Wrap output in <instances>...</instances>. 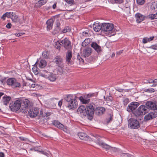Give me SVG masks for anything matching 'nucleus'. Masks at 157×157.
<instances>
[{"mask_svg":"<svg viewBox=\"0 0 157 157\" xmlns=\"http://www.w3.org/2000/svg\"><path fill=\"white\" fill-rule=\"evenodd\" d=\"M93 27L95 32H99L101 30L102 31V24L101 25H99V22L96 23L95 22L93 25Z\"/></svg>","mask_w":157,"mask_h":157,"instance_id":"obj_20","label":"nucleus"},{"mask_svg":"<svg viewBox=\"0 0 157 157\" xmlns=\"http://www.w3.org/2000/svg\"><path fill=\"white\" fill-rule=\"evenodd\" d=\"M86 107L83 105H81L79 107L77 110V112L78 114H81L82 113L85 114V113Z\"/></svg>","mask_w":157,"mask_h":157,"instance_id":"obj_25","label":"nucleus"},{"mask_svg":"<svg viewBox=\"0 0 157 157\" xmlns=\"http://www.w3.org/2000/svg\"><path fill=\"white\" fill-rule=\"evenodd\" d=\"M53 124L58 128L65 131L66 130V128L64 127V126L62 124L57 121L55 120L53 122Z\"/></svg>","mask_w":157,"mask_h":157,"instance_id":"obj_18","label":"nucleus"},{"mask_svg":"<svg viewBox=\"0 0 157 157\" xmlns=\"http://www.w3.org/2000/svg\"><path fill=\"white\" fill-rule=\"evenodd\" d=\"M129 102V99L128 98L125 99L123 100V104L125 106H126Z\"/></svg>","mask_w":157,"mask_h":157,"instance_id":"obj_45","label":"nucleus"},{"mask_svg":"<svg viewBox=\"0 0 157 157\" xmlns=\"http://www.w3.org/2000/svg\"><path fill=\"white\" fill-rule=\"evenodd\" d=\"M90 38H87L82 43V46L85 47L87 45L90 43Z\"/></svg>","mask_w":157,"mask_h":157,"instance_id":"obj_31","label":"nucleus"},{"mask_svg":"<svg viewBox=\"0 0 157 157\" xmlns=\"http://www.w3.org/2000/svg\"><path fill=\"white\" fill-rule=\"evenodd\" d=\"M151 9L152 10H157V2H154L151 3Z\"/></svg>","mask_w":157,"mask_h":157,"instance_id":"obj_32","label":"nucleus"},{"mask_svg":"<svg viewBox=\"0 0 157 157\" xmlns=\"http://www.w3.org/2000/svg\"><path fill=\"white\" fill-rule=\"evenodd\" d=\"M33 149L35 151H39L40 152V151L41 150H40V148L38 147H35L31 149L30 150H32Z\"/></svg>","mask_w":157,"mask_h":157,"instance_id":"obj_46","label":"nucleus"},{"mask_svg":"<svg viewBox=\"0 0 157 157\" xmlns=\"http://www.w3.org/2000/svg\"><path fill=\"white\" fill-rule=\"evenodd\" d=\"M7 14L5 13L1 17V18L3 20H5V17H7L6 14Z\"/></svg>","mask_w":157,"mask_h":157,"instance_id":"obj_57","label":"nucleus"},{"mask_svg":"<svg viewBox=\"0 0 157 157\" xmlns=\"http://www.w3.org/2000/svg\"><path fill=\"white\" fill-rule=\"evenodd\" d=\"M152 119V116H151V114H150V113L145 116L144 117V119L146 121Z\"/></svg>","mask_w":157,"mask_h":157,"instance_id":"obj_35","label":"nucleus"},{"mask_svg":"<svg viewBox=\"0 0 157 157\" xmlns=\"http://www.w3.org/2000/svg\"><path fill=\"white\" fill-rule=\"evenodd\" d=\"M94 108L93 105L89 104L86 106L85 113L83 114L84 116H87L88 118L90 120H91L93 118V116L94 113Z\"/></svg>","mask_w":157,"mask_h":157,"instance_id":"obj_5","label":"nucleus"},{"mask_svg":"<svg viewBox=\"0 0 157 157\" xmlns=\"http://www.w3.org/2000/svg\"><path fill=\"white\" fill-rule=\"evenodd\" d=\"M43 57L45 58H48L49 56V53L48 51H44L42 54Z\"/></svg>","mask_w":157,"mask_h":157,"instance_id":"obj_34","label":"nucleus"},{"mask_svg":"<svg viewBox=\"0 0 157 157\" xmlns=\"http://www.w3.org/2000/svg\"><path fill=\"white\" fill-rule=\"evenodd\" d=\"M12 25L10 23H8L6 25V27L8 29H10L11 28Z\"/></svg>","mask_w":157,"mask_h":157,"instance_id":"obj_54","label":"nucleus"},{"mask_svg":"<svg viewBox=\"0 0 157 157\" xmlns=\"http://www.w3.org/2000/svg\"><path fill=\"white\" fill-rule=\"evenodd\" d=\"M128 126L132 129H137L140 126L139 121L135 119L130 118L128 121Z\"/></svg>","mask_w":157,"mask_h":157,"instance_id":"obj_8","label":"nucleus"},{"mask_svg":"<svg viewBox=\"0 0 157 157\" xmlns=\"http://www.w3.org/2000/svg\"><path fill=\"white\" fill-rule=\"evenodd\" d=\"M30 109L28 111V113L30 117L31 118L35 117L39 113V110L38 108L34 107L30 108H30L28 109Z\"/></svg>","mask_w":157,"mask_h":157,"instance_id":"obj_11","label":"nucleus"},{"mask_svg":"<svg viewBox=\"0 0 157 157\" xmlns=\"http://www.w3.org/2000/svg\"><path fill=\"white\" fill-rule=\"evenodd\" d=\"M72 57V52L71 50H68L66 55V62L67 64L71 63Z\"/></svg>","mask_w":157,"mask_h":157,"instance_id":"obj_15","label":"nucleus"},{"mask_svg":"<svg viewBox=\"0 0 157 157\" xmlns=\"http://www.w3.org/2000/svg\"><path fill=\"white\" fill-rule=\"evenodd\" d=\"M11 19L13 22L15 23L18 22L19 21L18 16L16 15L15 13H14Z\"/></svg>","mask_w":157,"mask_h":157,"instance_id":"obj_27","label":"nucleus"},{"mask_svg":"<svg viewBox=\"0 0 157 157\" xmlns=\"http://www.w3.org/2000/svg\"><path fill=\"white\" fill-rule=\"evenodd\" d=\"M136 21L137 23H140L144 19V16L140 13H137L135 15Z\"/></svg>","mask_w":157,"mask_h":157,"instance_id":"obj_23","label":"nucleus"},{"mask_svg":"<svg viewBox=\"0 0 157 157\" xmlns=\"http://www.w3.org/2000/svg\"><path fill=\"white\" fill-rule=\"evenodd\" d=\"M88 35V33L86 32H84L82 33V35L84 36H87Z\"/></svg>","mask_w":157,"mask_h":157,"instance_id":"obj_60","label":"nucleus"},{"mask_svg":"<svg viewBox=\"0 0 157 157\" xmlns=\"http://www.w3.org/2000/svg\"><path fill=\"white\" fill-rule=\"evenodd\" d=\"M62 100L60 101L59 102H58V105L59 106V107H61L62 105Z\"/></svg>","mask_w":157,"mask_h":157,"instance_id":"obj_61","label":"nucleus"},{"mask_svg":"<svg viewBox=\"0 0 157 157\" xmlns=\"http://www.w3.org/2000/svg\"><path fill=\"white\" fill-rule=\"evenodd\" d=\"M156 102L154 101H147L146 103L147 109H150L152 110H157V104Z\"/></svg>","mask_w":157,"mask_h":157,"instance_id":"obj_12","label":"nucleus"},{"mask_svg":"<svg viewBox=\"0 0 157 157\" xmlns=\"http://www.w3.org/2000/svg\"><path fill=\"white\" fill-rule=\"evenodd\" d=\"M139 103L137 102H133L128 105L127 108V110L129 112H133L139 105Z\"/></svg>","mask_w":157,"mask_h":157,"instance_id":"obj_13","label":"nucleus"},{"mask_svg":"<svg viewBox=\"0 0 157 157\" xmlns=\"http://www.w3.org/2000/svg\"><path fill=\"white\" fill-rule=\"evenodd\" d=\"M11 98L10 97H3L2 101L4 104L6 105L10 100Z\"/></svg>","mask_w":157,"mask_h":157,"instance_id":"obj_28","label":"nucleus"},{"mask_svg":"<svg viewBox=\"0 0 157 157\" xmlns=\"http://www.w3.org/2000/svg\"><path fill=\"white\" fill-rule=\"evenodd\" d=\"M51 73V72L48 71L47 70H43L41 72L40 76L47 78L49 76V75H50Z\"/></svg>","mask_w":157,"mask_h":157,"instance_id":"obj_24","label":"nucleus"},{"mask_svg":"<svg viewBox=\"0 0 157 157\" xmlns=\"http://www.w3.org/2000/svg\"><path fill=\"white\" fill-rule=\"evenodd\" d=\"M19 138L21 140L23 141H25L26 140L27 138H24L23 137H19Z\"/></svg>","mask_w":157,"mask_h":157,"instance_id":"obj_62","label":"nucleus"},{"mask_svg":"<svg viewBox=\"0 0 157 157\" xmlns=\"http://www.w3.org/2000/svg\"><path fill=\"white\" fill-rule=\"evenodd\" d=\"M154 36H151L149 37V38H147V40L148 41V42L150 41L151 40H152L154 38Z\"/></svg>","mask_w":157,"mask_h":157,"instance_id":"obj_58","label":"nucleus"},{"mask_svg":"<svg viewBox=\"0 0 157 157\" xmlns=\"http://www.w3.org/2000/svg\"><path fill=\"white\" fill-rule=\"evenodd\" d=\"M8 85L10 86L13 88H16L21 86L20 83L17 82L16 79L14 78H10L6 81Z\"/></svg>","mask_w":157,"mask_h":157,"instance_id":"obj_9","label":"nucleus"},{"mask_svg":"<svg viewBox=\"0 0 157 157\" xmlns=\"http://www.w3.org/2000/svg\"><path fill=\"white\" fill-rule=\"evenodd\" d=\"M93 58L91 56L89 58V59H87V61L88 62H91V61H92L93 60Z\"/></svg>","mask_w":157,"mask_h":157,"instance_id":"obj_59","label":"nucleus"},{"mask_svg":"<svg viewBox=\"0 0 157 157\" xmlns=\"http://www.w3.org/2000/svg\"><path fill=\"white\" fill-rule=\"evenodd\" d=\"M116 90L118 92H123V90H123V89H120L119 88H117V89H116Z\"/></svg>","mask_w":157,"mask_h":157,"instance_id":"obj_63","label":"nucleus"},{"mask_svg":"<svg viewBox=\"0 0 157 157\" xmlns=\"http://www.w3.org/2000/svg\"><path fill=\"white\" fill-rule=\"evenodd\" d=\"M6 79H2L0 80V82H1V83L2 84L4 85L6 83Z\"/></svg>","mask_w":157,"mask_h":157,"instance_id":"obj_50","label":"nucleus"},{"mask_svg":"<svg viewBox=\"0 0 157 157\" xmlns=\"http://www.w3.org/2000/svg\"><path fill=\"white\" fill-rule=\"evenodd\" d=\"M150 48L156 50L157 49V45H154L151 46Z\"/></svg>","mask_w":157,"mask_h":157,"instance_id":"obj_55","label":"nucleus"},{"mask_svg":"<svg viewBox=\"0 0 157 157\" xmlns=\"http://www.w3.org/2000/svg\"><path fill=\"white\" fill-rule=\"evenodd\" d=\"M11 110L13 112L17 111L20 109L21 112L27 113L30 108V101L26 99H18L14 102L11 103L9 106Z\"/></svg>","mask_w":157,"mask_h":157,"instance_id":"obj_1","label":"nucleus"},{"mask_svg":"<svg viewBox=\"0 0 157 157\" xmlns=\"http://www.w3.org/2000/svg\"><path fill=\"white\" fill-rule=\"evenodd\" d=\"M104 98L105 101H111L112 99V97L111 96H109L108 97H107L106 98L105 96H104Z\"/></svg>","mask_w":157,"mask_h":157,"instance_id":"obj_42","label":"nucleus"},{"mask_svg":"<svg viewBox=\"0 0 157 157\" xmlns=\"http://www.w3.org/2000/svg\"><path fill=\"white\" fill-rule=\"evenodd\" d=\"M53 22V20L52 19H50L46 21V24L47 25V30L49 31L52 29Z\"/></svg>","mask_w":157,"mask_h":157,"instance_id":"obj_21","label":"nucleus"},{"mask_svg":"<svg viewBox=\"0 0 157 157\" xmlns=\"http://www.w3.org/2000/svg\"><path fill=\"white\" fill-rule=\"evenodd\" d=\"M56 32L55 33H56L60 30V23L59 20H57L56 21Z\"/></svg>","mask_w":157,"mask_h":157,"instance_id":"obj_33","label":"nucleus"},{"mask_svg":"<svg viewBox=\"0 0 157 157\" xmlns=\"http://www.w3.org/2000/svg\"><path fill=\"white\" fill-rule=\"evenodd\" d=\"M7 14H6L7 17L8 18H11L13 16V12H6Z\"/></svg>","mask_w":157,"mask_h":157,"instance_id":"obj_41","label":"nucleus"},{"mask_svg":"<svg viewBox=\"0 0 157 157\" xmlns=\"http://www.w3.org/2000/svg\"><path fill=\"white\" fill-rule=\"evenodd\" d=\"M152 118H155L157 116V112L154 111L150 113Z\"/></svg>","mask_w":157,"mask_h":157,"instance_id":"obj_38","label":"nucleus"},{"mask_svg":"<svg viewBox=\"0 0 157 157\" xmlns=\"http://www.w3.org/2000/svg\"><path fill=\"white\" fill-rule=\"evenodd\" d=\"M114 30V25L113 24L109 23H102V31L105 33H110L111 35H114V34H112Z\"/></svg>","mask_w":157,"mask_h":157,"instance_id":"obj_4","label":"nucleus"},{"mask_svg":"<svg viewBox=\"0 0 157 157\" xmlns=\"http://www.w3.org/2000/svg\"><path fill=\"white\" fill-rule=\"evenodd\" d=\"M67 3L69 4L70 6H71L74 4V2L73 0H65Z\"/></svg>","mask_w":157,"mask_h":157,"instance_id":"obj_43","label":"nucleus"},{"mask_svg":"<svg viewBox=\"0 0 157 157\" xmlns=\"http://www.w3.org/2000/svg\"><path fill=\"white\" fill-rule=\"evenodd\" d=\"M56 75L51 73L49 77L47 78L49 80L52 82L55 81L56 79Z\"/></svg>","mask_w":157,"mask_h":157,"instance_id":"obj_29","label":"nucleus"},{"mask_svg":"<svg viewBox=\"0 0 157 157\" xmlns=\"http://www.w3.org/2000/svg\"><path fill=\"white\" fill-rule=\"evenodd\" d=\"M148 42L147 40V38H144L143 40V43L144 44H145L147 43Z\"/></svg>","mask_w":157,"mask_h":157,"instance_id":"obj_53","label":"nucleus"},{"mask_svg":"<svg viewBox=\"0 0 157 157\" xmlns=\"http://www.w3.org/2000/svg\"><path fill=\"white\" fill-rule=\"evenodd\" d=\"M5 155L3 152H0V157H4Z\"/></svg>","mask_w":157,"mask_h":157,"instance_id":"obj_64","label":"nucleus"},{"mask_svg":"<svg viewBox=\"0 0 157 157\" xmlns=\"http://www.w3.org/2000/svg\"><path fill=\"white\" fill-rule=\"evenodd\" d=\"M55 62L59 67H61L63 63V59L61 56H56L55 59Z\"/></svg>","mask_w":157,"mask_h":157,"instance_id":"obj_19","label":"nucleus"},{"mask_svg":"<svg viewBox=\"0 0 157 157\" xmlns=\"http://www.w3.org/2000/svg\"><path fill=\"white\" fill-rule=\"evenodd\" d=\"M78 98L75 95L68 94L64 99L67 102V107L69 109L74 110L78 106V103L76 99Z\"/></svg>","mask_w":157,"mask_h":157,"instance_id":"obj_2","label":"nucleus"},{"mask_svg":"<svg viewBox=\"0 0 157 157\" xmlns=\"http://www.w3.org/2000/svg\"><path fill=\"white\" fill-rule=\"evenodd\" d=\"M105 109L102 107H98L94 110V113L98 116H101L104 113L105 111Z\"/></svg>","mask_w":157,"mask_h":157,"instance_id":"obj_14","label":"nucleus"},{"mask_svg":"<svg viewBox=\"0 0 157 157\" xmlns=\"http://www.w3.org/2000/svg\"><path fill=\"white\" fill-rule=\"evenodd\" d=\"M61 45L63 46L66 49H68L71 47V42L67 38L63 39L60 43L56 42L55 47L57 49H60Z\"/></svg>","mask_w":157,"mask_h":157,"instance_id":"obj_6","label":"nucleus"},{"mask_svg":"<svg viewBox=\"0 0 157 157\" xmlns=\"http://www.w3.org/2000/svg\"><path fill=\"white\" fill-rule=\"evenodd\" d=\"M92 49L90 48H86L83 50V55L85 58L88 57L92 52Z\"/></svg>","mask_w":157,"mask_h":157,"instance_id":"obj_17","label":"nucleus"},{"mask_svg":"<svg viewBox=\"0 0 157 157\" xmlns=\"http://www.w3.org/2000/svg\"><path fill=\"white\" fill-rule=\"evenodd\" d=\"M146 92H150V93H152V92H154L155 91V90L154 89H153V88H151L150 89H147L146 90Z\"/></svg>","mask_w":157,"mask_h":157,"instance_id":"obj_51","label":"nucleus"},{"mask_svg":"<svg viewBox=\"0 0 157 157\" xmlns=\"http://www.w3.org/2000/svg\"><path fill=\"white\" fill-rule=\"evenodd\" d=\"M148 112L147 108L144 105H141L133 113L136 117H139L141 115H145Z\"/></svg>","mask_w":157,"mask_h":157,"instance_id":"obj_7","label":"nucleus"},{"mask_svg":"<svg viewBox=\"0 0 157 157\" xmlns=\"http://www.w3.org/2000/svg\"><path fill=\"white\" fill-rule=\"evenodd\" d=\"M93 138H92V140L94 141V142L101 147L102 148H105L106 150L112 149L114 151H116L117 150V149L115 147L113 148L111 146L106 144L103 142L100 139V136L98 135H96L94 136L93 135Z\"/></svg>","mask_w":157,"mask_h":157,"instance_id":"obj_3","label":"nucleus"},{"mask_svg":"<svg viewBox=\"0 0 157 157\" xmlns=\"http://www.w3.org/2000/svg\"><path fill=\"white\" fill-rule=\"evenodd\" d=\"M145 2V0H136V2L138 4L140 5H143Z\"/></svg>","mask_w":157,"mask_h":157,"instance_id":"obj_40","label":"nucleus"},{"mask_svg":"<svg viewBox=\"0 0 157 157\" xmlns=\"http://www.w3.org/2000/svg\"><path fill=\"white\" fill-rule=\"evenodd\" d=\"M95 94L94 93L88 94L86 95L83 96H80L78 98L79 99L83 104H87L89 103L90 100V98L94 97Z\"/></svg>","mask_w":157,"mask_h":157,"instance_id":"obj_10","label":"nucleus"},{"mask_svg":"<svg viewBox=\"0 0 157 157\" xmlns=\"http://www.w3.org/2000/svg\"><path fill=\"white\" fill-rule=\"evenodd\" d=\"M120 155L121 157H129L131 155L128 153H120Z\"/></svg>","mask_w":157,"mask_h":157,"instance_id":"obj_39","label":"nucleus"},{"mask_svg":"<svg viewBox=\"0 0 157 157\" xmlns=\"http://www.w3.org/2000/svg\"><path fill=\"white\" fill-rule=\"evenodd\" d=\"M78 135L79 138L82 140H90L91 139L86 133L83 132H79Z\"/></svg>","mask_w":157,"mask_h":157,"instance_id":"obj_16","label":"nucleus"},{"mask_svg":"<svg viewBox=\"0 0 157 157\" xmlns=\"http://www.w3.org/2000/svg\"><path fill=\"white\" fill-rule=\"evenodd\" d=\"M24 33H19L17 34H15V35L18 37H20L23 35Z\"/></svg>","mask_w":157,"mask_h":157,"instance_id":"obj_56","label":"nucleus"},{"mask_svg":"<svg viewBox=\"0 0 157 157\" xmlns=\"http://www.w3.org/2000/svg\"><path fill=\"white\" fill-rule=\"evenodd\" d=\"M71 30V29L69 26H66L65 27L64 29L63 30L62 32L64 33L67 32H70Z\"/></svg>","mask_w":157,"mask_h":157,"instance_id":"obj_37","label":"nucleus"},{"mask_svg":"<svg viewBox=\"0 0 157 157\" xmlns=\"http://www.w3.org/2000/svg\"><path fill=\"white\" fill-rule=\"evenodd\" d=\"M47 65L46 61L43 59L40 60L39 63V67L41 68H43L45 67Z\"/></svg>","mask_w":157,"mask_h":157,"instance_id":"obj_30","label":"nucleus"},{"mask_svg":"<svg viewBox=\"0 0 157 157\" xmlns=\"http://www.w3.org/2000/svg\"><path fill=\"white\" fill-rule=\"evenodd\" d=\"M109 118L108 119L107 121L108 123H109L110 121H112L113 118V115H112L111 114H109Z\"/></svg>","mask_w":157,"mask_h":157,"instance_id":"obj_44","label":"nucleus"},{"mask_svg":"<svg viewBox=\"0 0 157 157\" xmlns=\"http://www.w3.org/2000/svg\"><path fill=\"white\" fill-rule=\"evenodd\" d=\"M156 14V13L155 14H149L148 16V17L151 20L154 19H157V15Z\"/></svg>","mask_w":157,"mask_h":157,"instance_id":"obj_36","label":"nucleus"},{"mask_svg":"<svg viewBox=\"0 0 157 157\" xmlns=\"http://www.w3.org/2000/svg\"><path fill=\"white\" fill-rule=\"evenodd\" d=\"M116 3L118 4H121L123 3L124 2V0H114Z\"/></svg>","mask_w":157,"mask_h":157,"instance_id":"obj_52","label":"nucleus"},{"mask_svg":"<svg viewBox=\"0 0 157 157\" xmlns=\"http://www.w3.org/2000/svg\"><path fill=\"white\" fill-rule=\"evenodd\" d=\"M46 2L45 1L39 0L35 3V6L36 7H40L42 5L45 4Z\"/></svg>","mask_w":157,"mask_h":157,"instance_id":"obj_26","label":"nucleus"},{"mask_svg":"<svg viewBox=\"0 0 157 157\" xmlns=\"http://www.w3.org/2000/svg\"><path fill=\"white\" fill-rule=\"evenodd\" d=\"M91 46L98 53H99L101 51V47L96 42H92L91 44Z\"/></svg>","mask_w":157,"mask_h":157,"instance_id":"obj_22","label":"nucleus"},{"mask_svg":"<svg viewBox=\"0 0 157 157\" xmlns=\"http://www.w3.org/2000/svg\"><path fill=\"white\" fill-rule=\"evenodd\" d=\"M41 154L46 156L47 157H49V155L48 153H47L46 152L44 151H42V150H41V151H40V152Z\"/></svg>","mask_w":157,"mask_h":157,"instance_id":"obj_47","label":"nucleus"},{"mask_svg":"<svg viewBox=\"0 0 157 157\" xmlns=\"http://www.w3.org/2000/svg\"><path fill=\"white\" fill-rule=\"evenodd\" d=\"M77 59H78L79 60V61L80 62V63H83L84 62V60L80 57L79 55V56H78Z\"/></svg>","mask_w":157,"mask_h":157,"instance_id":"obj_48","label":"nucleus"},{"mask_svg":"<svg viewBox=\"0 0 157 157\" xmlns=\"http://www.w3.org/2000/svg\"><path fill=\"white\" fill-rule=\"evenodd\" d=\"M157 79H155V80H153L151 79H150L149 80H148L147 81V82H146L147 83H155V82H156V80H157Z\"/></svg>","mask_w":157,"mask_h":157,"instance_id":"obj_49","label":"nucleus"}]
</instances>
